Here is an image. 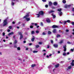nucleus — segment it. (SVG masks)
<instances>
[{"instance_id": "obj_1", "label": "nucleus", "mask_w": 74, "mask_h": 74, "mask_svg": "<svg viewBox=\"0 0 74 74\" xmlns=\"http://www.w3.org/2000/svg\"><path fill=\"white\" fill-rule=\"evenodd\" d=\"M7 18H6L4 20L3 23V26H5L6 25H7L8 23L7 22Z\"/></svg>"}, {"instance_id": "obj_2", "label": "nucleus", "mask_w": 74, "mask_h": 74, "mask_svg": "<svg viewBox=\"0 0 74 74\" xmlns=\"http://www.w3.org/2000/svg\"><path fill=\"white\" fill-rule=\"evenodd\" d=\"M57 11H59V12H58V14L60 16H62L63 14L62 11H62V9L60 8V9H58Z\"/></svg>"}, {"instance_id": "obj_3", "label": "nucleus", "mask_w": 74, "mask_h": 74, "mask_svg": "<svg viewBox=\"0 0 74 74\" xmlns=\"http://www.w3.org/2000/svg\"><path fill=\"white\" fill-rule=\"evenodd\" d=\"M18 34H19V35H20V40H21L22 38H23V35H22V33L21 32H18Z\"/></svg>"}, {"instance_id": "obj_4", "label": "nucleus", "mask_w": 74, "mask_h": 74, "mask_svg": "<svg viewBox=\"0 0 74 74\" xmlns=\"http://www.w3.org/2000/svg\"><path fill=\"white\" fill-rule=\"evenodd\" d=\"M12 0V3H11V5L12 6H14V3L13 2V1H18V0Z\"/></svg>"}, {"instance_id": "obj_5", "label": "nucleus", "mask_w": 74, "mask_h": 74, "mask_svg": "<svg viewBox=\"0 0 74 74\" xmlns=\"http://www.w3.org/2000/svg\"><path fill=\"white\" fill-rule=\"evenodd\" d=\"M48 69H49V70L50 71V72L51 73V71H52V69L53 68V67L52 66H48Z\"/></svg>"}, {"instance_id": "obj_6", "label": "nucleus", "mask_w": 74, "mask_h": 74, "mask_svg": "<svg viewBox=\"0 0 74 74\" xmlns=\"http://www.w3.org/2000/svg\"><path fill=\"white\" fill-rule=\"evenodd\" d=\"M46 21L47 23H51V20H50V19L49 18H47L46 19Z\"/></svg>"}, {"instance_id": "obj_7", "label": "nucleus", "mask_w": 74, "mask_h": 74, "mask_svg": "<svg viewBox=\"0 0 74 74\" xmlns=\"http://www.w3.org/2000/svg\"><path fill=\"white\" fill-rule=\"evenodd\" d=\"M67 47V46L66 45H64L63 46V48H64V52H66V47Z\"/></svg>"}, {"instance_id": "obj_8", "label": "nucleus", "mask_w": 74, "mask_h": 74, "mask_svg": "<svg viewBox=\"0 0 74 74\" xmlns=\"http://www.w3.org/2000/svg\"><path fill=\"white\" fill-rule=\"evenodd\" d=\"M39 15H43L44 14V12H43L42 11H41L40 12H39Z\"/></svg>"}, {"instance_id": "obj_9", "label": "nucleus", "mask_w": 74, "mask_h": 74, "mask_svg": "<svg viewBox=\"0 0 74 74\" xmlns=\"http://www.w3.org/2000/svg\"><path fill=\"white\" fill-rule=\"evenodd\" d=\"M58 26L55 25H53L52 26V28H58Z\"/></svg>"}, {"instance_id": "obj_10", "label": "nucleus", "mask_w": 74, "mask_h": 74, "mask_svg": "<svg viewBox=\"0 0 74 74\" xmlns=\"http://www.w3.org/2000/svg\"><path fill=\"white\" fill-rule=\"evenodd\" d=\"M49 5L50 7H51L52 5V3L51 1H49Z\"/></svg>"}, {"instance_id": "obj_11", "label": "nucleus", "mask_w": 74, "mask_h": 74, "mask_svg": "<svg viewBox=\"0 0 74 74\" xmlns=\"http://www.w3.org/2000/svg\"><path fill=\"white\" fill-rule=\"evenodd\" d=\"M29 14H28L24 16L23 18H27V17H29Z\"/></svg>"}, {"instance_id": "obj_12", "label": "nucleus", "mask_w": 74, "mask_h": 74, "mask_svg": "<svg viewBox=\"0 0 74 74\" xmlns=\"http://www.w3.org/2000/svg\"><path fill=\"white\" fill-rule=\"evenodd\" d=\"M53 47H54L55 48H58V45L57 44H54L53 45Z\"/></svg>"}, {"instance_id": "obj_13", "label": "nucleus", "mask_w": 74, "mask_h": 74, "mask_svg": "<svg viewBox=\"0 0 74 74\" xmlns=\"http://www.w3.org/2000/svg\"><path fill=\"white\" fill-rule=\"evenodd\" d=\"M53 4L54 5H58V3L56 2H54Z\"/></svg>"}, {"instance_id": "obj_14", "label": "nucleus", "mask_w": 74, "mask_h": 74, "mask_svg": "<svg viewBox=\"0 0 74 74\" xmlns=\"http://www.w3.org/2000/svg\"><path fill=\"white\" fill-rule=\"evenodd\" d=\"M53 33H56V29H54L53 30Z\"/></svg>"}, {"instance_id": "obj_15", "label": "nucleus", "mask_w": 74, "mask_h": 74, "mask_svg": "<svg viewBox=\"0 0 74 74\" xmlns=\"http://www.w3.org/2000/svg\"><path fill=\"white\" fill-rule=\"evenodd\" d=\"M14 34V32H12L10 33H9L8 34V36H10V35H12V34Z\"/></svg>"}, {"instance_id": "obj_16", "label": "nucleus", "mask_w": 74, "mask_h": 74, "mask_svg": "<svg viewBox=\"0 0 74 74\" xmlns=\"http://www.w3.org/2000/svg\"><path fill=\"white\" fill-rule=\"evenodd\" d=\"M55 12V11H52V10H51V11H49L48 12V13L49 14H51V13H52V12Z\"/></svg>"}, {"instance_id": "obj_17", "label": "nucleus", "mask_w": 74, "mask_h": 74, "mask_svg": "<svg viewBox=\"0 0 74 74\" xmlns=\"http://www.w3.org/2000/svg\"><path fill=\"white\" fill-rule=\"evenodd\" d=\"M71 69V66H70L68 67V69L67 70H70V69Z\"/></svg>"}, {"instance_id": "obj_18", "label": "nucleus", "mask_w": 74, "mask_h": 74, "mask_svg": "<svg viewBox=\"0 0 74 74\" xmlns=\"http://www.w3.org/2000/svg\"><path fill=\"white\" fill-rule=\"evenodd\" d=\"M52 15L53 16V18H56V16L55 15H54V14H52Z\"/></svg>"}, {"instance_id": "obj_19", "label": "nucleus", "mask_w": 74, "mask_h": 74, "mask_svg": "<svg viewBox=\"0 0 74 74\" xmlns=\"http://www.w3.org/2000/svg\"><path fill=\"white\" fill-rule=\"evenodd\" d=\"M59 64H57L56 65H55V67L56 68H57V67H59Z\"/></svg>"}, {"instance_id": "obj_20", "label": "nucleus", "mask_w": 74, "mask_h": 74, "mask_svg": "<svg viewBox=\"0 0 74 74\" xmlns=\"http://www.w3.org/2000/svg\"><path fill=\"white\" fill-rule=\"evenodd\" d=\"M25 19L27 20V21H29L30 20V19L29 18H26Z\"/></svg>"}, {"instance_id": "obj_21", "label": "nucleus", "mask_w": 74, "mask_h": 74, "mask_svg": "<svg viewBox=\"0 0 74 74\" xmlns=\"http://www.w3.org/2000/svg\"><path fill=\"white\" fill-rule=\"evenodd\" d=\"M52 33V32H51V31H48V32H47V34H48L49 35V34H51Z\"/></svg>"}, {"instance_id": "obj_22", "label": "nucleus", "mask_w": 74, "mask_h": 74, "mask_svg": "<svg viewBox=\"0 0 74 74\" xmlns=\"http://www.w3.org/2000/svg\"><path fill=\"white\" fill-rule=\"evenodd\" d=\"M71 5H73L72 4H70V5H67L68 8H70V7H71Z\"/></svg>"}, {"instance_id": "obj_23", "label": "nucleus", "mask_w": 74, "mask_h": 74, "mask_svg": "<svg viewBox=\"0 0 74 74\" xmlns=\"http://www.w3.org/2000/svg\"><path fill=\"white\" fill-rule=\"evenodd\" d=\"M36 15H37V16L36 17V18H39V17H40V14H36Z\"/></svg>"}, {"instance_id": "obj_24", "label": "nucleus", "mask_w": 74, "mask_h": 74, "mask_svg": "<svg viewBox=\"0 0 74 74\" xmlns=\"http://www.w3.org/2000/svg\"><path fill=\"white\" fill-rule=\"evenodd\" d=\"M36 48H38L39 47H40V46L38 45H37L35 46Z\"/></svg>"}, {"instance_id": "obj_25", "label": "nucleus", "mask_w": 74, "mask_h": 74, "mask_svg": "<svg viewBox=\"0 0 74 74\" xmlns=\"http://www.w3.org/2000/svg\"><path fill=\"white\" fill-rule=\"evenodd\" d=\"M36 66V64H33L32 65L31 67H35V66Z\"/></svg>"}, {"instance_id": "obj_26", "label": "nucleus", "mask_w": 74, "mask_h": 74, "mask_svg": "<svg viewBox=\"0 0 74 74\" xmlns=\"http://www.w3.org/2000/svg\"><path fill=\"white\" fill-rule=\"evenodd\" d=\"M63 40H62L61 41L59 42V44H62V43H63Z\"/></svg>"}, {"instance_id": "obj_27", "label": "nucleus", "mask_w": 74, "mask_h": 74, "mask_svg": "<svg viewBox=\"0 0 74 74\" xmlns=\"http://www.w3.org/2000/svg\"><path fill=\"white\" fill-rule=\"evenodd\" d=\"M62 2L64 4H65L66 3V0H63L62 1Z\"/></svg>"}, {"instance_id": "obj_28", "label": "nucleus", "mask_w": 74, "mask_h": 74, "mask_svg": "<svg viewBox=\"0 0 74 74\" xmlns=\"http://www.w3.org/2000/svg\"><path fill=\"white\" fill-rule=\"evenodd\" d=\"M66 54L65 52H63V56H66Z\"/></svg>"}, {"instance_id": "obj_29", "label": "nucleus", "mask_w": 74, "mask_h": 74, "mask_svg": "<svg viewBox=\"0 0 74 74\" xmlns=\"http://www.w3.org/2000/svg\"><path fill=\"white\" fill-rule=\"evenodd\" d=\"M35 39V38H32L31 41H32V42H33V41H34Z\"/></svg>"}, {"instance_id": "obj_30", "label": "nucleus", "mask_w": 74, "mask_h": 74, "mask_svg": "<svg viewBox=\"0 0 74 74\" xmlns=\"http://www.w3.org/2000/svg\"><path fill=\"white\" fill-rule=\"evenodd\" d=\"M60 37V35L59 34H57V38H58V37Z\"/></svg>"}, {"instance_id": "obj_31", "label": "nucleus", "mask_w": 74, "mask_h": 74, "mask_svg": "<svg viewBox=\"0 0 74 74\" xmlns=\"http://www.w3.org/2000/svg\"><path fill=\"white\" fill-rule=\"evenodd\" d=\"M64 8H68L67 5H65L64 6Z\"/></svg>"}, {"instance_id": "obj_32", "label": "nucleus", "mask_w": 74, "mask_h": 74, "mask_svg": "<svg viewBox=\"0 0 74 74\" xmlns=\"http://www.w3.org/2000/svg\"><path fill=\"white\" fill-rule=\"evenodd\" d=\"M31 34H34V31H31Z\"/></svg>"}, {"instance_id": "obj_33", "label": "nucleus", "mask_w": 74, "mask_h": 74, "mask_svg": "<svg viewBox=\"0 0 74 74\" xmlns=\"http://www.w3.org/2000/svg\"><path fill=\"white\" fill-rule=\"evenodd\" d=\"M71 66H74V64L73 62H71Z\"/></svg>"}, {"instance_id": "obj_34", "label": "nucleus", "mask_w": 74, "mask_h": 74, "mask_svg": "<svg viewBox=\"0 0 74 74\" xmlns=\"http://www.w3.org/2000/svg\"><path fill=\"white\" fill-rule=\"evenodd\" d=\"M64 25H65L66 23H67V21H64L63 22Z\"/></svg>"}, {"instance_id": "obj_35", "label": "nucleus", "mask_w": 74, "mask_h": 74, "mask_svg": "<svg viewBox=\"0 0 74 74\" xmlns=\"http://www.w3.org/2000/svg\"><path fill=\"white\" fill-rule=\"evenodd\" d=\"M16 43H17V41L16 40H15L14 41V45H15V44H16Z\"/></svg>"}, {"instance_id": "obj_36", "label": "nucleus", "mask_w": 74, "mask_h": 74, "mask_svg": "<svg viewBox=\"0 0 74 74\" xmlns=\"http://www.w3.org/2000/svg\"><path fill=\"white\" fill-rule=\"evenodd\" d=\"M71 24H72V25H73V26H74V21H72L71 23Z\"/></svg>"}, {"instance_id": "obj_37", "label": "nucleus", "mask_w": 74, "mask_h": 74, "mask_svg": "<svg viewBox=\"0 0 74 74\" xmlns=\"http://www.w3.org/2000/svg\"><path fill=\"white\" fill-rule=\"evenodd\" d=\"M66 21V22H67V23H70V21L69 20H67Z\"/></svg>"}, {"instance_id": "obj_38", "label": "nucleus", "mask_w": 74, "mask_h": 74, "mask_svg": "<svg viewBox=\"0 0 74 74\" xmlns=\"http://www.w3.org/2000/svg\"><path fill=\"white\" fill-rule=\"evenodd\" d=\"M37 52H38V51H33V53H37Z\"/></svg>"}, {"instance_id": "obj_39", "label": "nucleus", "mask_w": 74, "mask_h": 74, "mask_svg": "<svg viewBox=\"0 0 74 74\" xmlns=\"http://www.w3.org/2000/svg\"><path fill=\"white\" fill-rule=\"evenodd\" d=\"M30 27L31 29H32L33 28V25H31L30 26Z\"/></svg>"}, {"instance_id": "obj_40", "label": "nucleus", "mask_w": 74, "mask_h": 74, "mask_svg": "<svg viewBox=\"0 0 74 74\" xmlns=\"http://www.w3.org/2000/svg\"><path fill=\"white\" fill-rule=\"evenodd\" d=\"M36 33H40V32H39V31H38V30H37L36 31Z\"/></svg>"}, {"instance_id": "obj_41", "label": "nucleus", "mask_w": 74, "mask_h": 74, "mask_svg": "<svg viewBox=\"0 0 74 74\" xmlns=\"http://www.w3.org/2000/svg\"><path fill=\"white\" fill-rule=\"evenodd\" d=\"M9 29H12V26H10L9 27Z\"/></svg>"}, {"instance_id": "obj_42", "label": "nucleus", "mask_w": 74, "mask_h": 74, "mask_svg": "<svg viewBox=\"0 0 74 74\" xmlns=\"http://www.w3.org/2000/svg\"><path fill=\"white\" fill-rule=\"evenodd\" d=\"M2 35L3 36H5V33L3 32L2 34Z\"/></svg>"}, {"instance_id": "obj_43", "label": "nucleus", "mask_w": 74, "mask_h": 74, "mask_svg": "<svg viewBox=\"0 0 74 74\" xmlns=\"http://www.w3.org/2000/svg\"><path fill=\"white\" fill-rule=\"evenodd\" d=\"M17 49L18 50H20V49H21V48L19 47H18L17 48Z\"/></svg>"}, {"instance_id": "obj_44", "label": "nucleus", "mask_w": 74, "mask_h": 74, "mask_svg": "<svg viewBox=\"0 0 74 74\" xmlns=\"http://www.w3.org/2000/svg\"><path fill=\"white\" fill-rule=\"evenodd\" d=\"M45 7L46 8H47L48 7V5H46L45 6Z\"/></svg>"}, {"instance_id": "obj_45", "label": "nucleus", "mask_w": 74, "mask_h": 74, "mask_svg": "<svg viewBox=\"0 0 74 74\" xmlns=\"http://www.w3.org/2000/svg\"><path fill=\"white\" fill-rule=\"evenodd\" d=\"M42 1H43V2H46L47 1V0H42Z\"/></svg>"}, {"instance_id": "obj_46", "label": "nucleus", "mask_w": 74, "mask_h": 74, "mask_svg": "<svg viewBox=\"0 0 74 74\" xmlns=\"http://www.w3.org/2000/svg\"><path fill=\"white\" fill-rule=\"evenodd\" d=\"M72 11H73V12H74V8H73L72 9Z\"/></svg>"}, {"instance_id": "obj_47", "label": "nucleus", "mask_w": 74, "mask_h": 74, "mask_svg": "<svg viewBox=\"0 0 74 74\" xmlns=\"http://www.w3.org/2000/svg\"><path fill=\"white\" fill-rule=\"evenodd\" d=\"M51 44H53V40H51Z\"/></svg>"}, {"instance_id": "obj_48", "label": "nucleus", "mask_w": 74, "mask_h": 74, "mask_svg": "<svg viewBox=\"0 0 74 74\" xmlns=\"http://www.w3.org/2000/svg\"><path fill=\"white\" fill-rule=\"evenodd\" d=\"M45 34H45V32L43 33H42L43 35H45Z\"/></svg>"}, {"instance_id": "obj_49", "label": "nucleus", "mask_w": 74, "mask_h": 74, "mask_svg": "<svg viewBox=\"0 0 74 74\" xmlns=\"http://www.w3.org/2000/svg\"><path fill=\"white\" fill-rule=\"evenodd\" d=\"M39 44L40 45H41V44H42V42H39Z\"/></svg>"}, {"instance_id": "obj_50", "label": "nucleus", "mask_w": 74, "mask_h": 74, "mask_svg": "<svg viewBox=\"0 0 74 74\" xmlns=\"http://www.w3.org/2000/svg\"><path fill=\"white\" fill-rule=\"evenodd\" d=\"M14 48H17V47L16 46V45H14Z\"/></svg>"}, {"instance_id": "obj_51", "label": "nucleus", "mask_w": 74, "mask_h": 74, "mask_svg": "<svg viewBox=\"0 0 74 74\" xmlns=\"http://www.w3.org/2000/svg\"><path fill=\"white\" fill-rule=\"evenodd\" d=\"M71 51H72V52H73L74 51V49H71Z\"/></svg>"}, {"instance_id": "obj_52", "label": "nucleus", "mask_w": 74, "mask_h": 74, "mask_svg": "<svg viewBox=\"0 0 74 74\" xmlns=\"http://www.w3.org/2000/svg\"><path fill=\"white\" fill-rule=\"evenodd\" d=\"M69 37L71 38H72V36L71 35Z\"/></svg>"}, {"instance_id": "obj_53", "label": "nucleus", "mask_w": 74, "mask_h": 74, "mask_svg": "<svg viewBox=\"0 0 74 74\" xmlns=\"http://www.w3.org/2000/svg\"><path fill=\"white\" fill-rule=\"evenodd\" d=\"M3 29H0V31L1 32H3Z\"/></svg>"}, {"instance_id": "obj_54", "label": "nucleus", "mask_w": 74, "mask_h": 74, "mask_svg": "<svg viewBox=\"0 0 74 74\" xmlns=\"http://www.w3.org/2000/svg\"><path fill=\"white\" fill-rule=\"evenodd\" d=\"M10 29H8V32H10Z\"/></svg>"}, {"instance_id": "obj_55", "label": "nucleus", "mask_w": 74, "mask_h": 74, "mask_svg": "<svg viewBox=\"0 0 74 74\" xmlns=\"http://www.w3.org/2000/svg\"><path fill=\"white\" fill-rule=\"evenodd\" d=\"M29 48H26V51H28L29 50Z\"/></svg>"}, {"instance_id": "obj_56", "label": "nucleus", "mask_w": 74, "mask_h": 74, "mask_svg": "<svg viewBox=\"0 0 74 74\" xmlns=\"http://www.w3.org/2000/svg\"><path fill=\"white\" fill-rule=\"evenodd\" d=\"M66 32H69V30L68 29H66Z\"/></svg>"}, {"instance_id": "obj_57", "label": "nucleus", "mask_w": 74, "mask_h": 74, "mask_svg": "<svg viewBox=\"0 0 74 74\" xmlns=\"http://www.w3.org/2000/svg\"><path fill=\"white\" fill-rule=\"evenodd\" d=\"M41 26H43V23H41Z\"/></svg>"}, {"instance_id": "obj_58", "label": "nucleus", "mask_w": 74, "mask_h": 74, "mask_svg": "<svg viewBox=\"0 0 74 74\" xmlns=\"http://www.w3.org/2000/svg\"><path fill=\"white\" fill-rule=\"evenodd\" d=\"M13 38H14V39H15V36H13Z\"/></svg>"}, {"instance_id": "obj_59", "label": "nucleus", "mask_w": 74, "mask_h": 74, "mask_svg": "<svg viewBox=\"0 0 74 74\" xmlns=\"http://www.w3.org/2000/svg\"><path fill=\"white\" fill-rule=\"evenodd\" d=\"M46 51V50H43L42 51V52H45Z\"/></svg>"}, {"instance_id": "obj_60", "label": "nucleus", "mask_w": 74, "mask_h": 74, "mask_svg": "<svg viewBox=\"0 0 74 74\" xmlns=\"http://www.w3.org/2000/svg\"><path fill=\"white\" fill-rule=\"evenodd\" d=\"M12 24H15V22L13 21L12 22Z\"/></svg>"}, {"instance_id": "obj_61", "label": "nucleus", "mask_w": 74, "mask_h": 74, "mask_svg": "<svg viewBox=\"0 0 74 74\" xmlns=\"http://www.w3.org/2000/svg\"><path fill=\"white\" fill-rule=\"evenodd\" d=\"M23 43H26V41L25 40H24L23 41Z\"/></svg>"}, {"instance_id": "obj_62", "label": "nucleus", "mask_w": 74, "mask_h": 74, "mask_svg": "<svg viewBox=\"0 0 74 74\" xmlns=\"http://www.w3.org/2000/svg\"><path fill=\"white\" fill-rule=\"evenodd\" d=\"M21 23V22H19L17 24V25H19V24H20Z\"/></svg>"}, {"instance_id": "obj_63", "label": "nucleus", "mask_w": 74, "mask_h": 74, "mask_svg": "<svg viewBox=\"0 0 74 74\" xmlns=\"http://www.w3.org/2000/svg\"><path fill=\"white\" fill-rule=\"evenodd\" d=\"M40 27V26L38 25H37V26H36V27L37 28H38V27Z\"/></svg>"}, {"instance_id": "obj_64", "label": "nucleus", "mask_w": 74, "mask_h": 74, "mask_svg": "<svg viewBox=\"0 0 74 74\" xmlns=\"http://www.w3.org/2000/svg\"><path fill=\"white\" fill-rule=\"evenodd\" d=\"M25 23L23 24L22 25H23V26H25Z\"/></svg>"}]
</instances>
